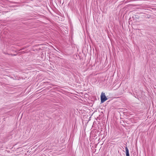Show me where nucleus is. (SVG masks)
<instances>
[{
  "label": "nucleus",
  "instance_id": "obj_3",
  "mask_svg": "<svg viewBox=\"0 0 156 156\" xmlns=\"http://www.w3.org/2000/svg\"><path fill=\"white\" fill-rule=\"evenodd\" d=\"M147 18H150V16H147Z\"/></svg>",
  "mask_w": 156,
  "mask_h": 156
},
{
  "label": "nucleus",
  "instance_id": "obj_2",
  "mask_svg": "<svg viewBox=\"0 0 156 156\" xmlns=\"http://www.w3.org/2000/svg\"><path fill=\"white\" fill-rule=\"evenodd\" d=\"M126 152V156H129V150L127 147H125Z\"/></svg>",
  "mask_w": 156,
  "mask_h": 156
},
{
  "label": "nucleus",
  "instance_id": "obj_1",
  "mask_svg": "<svg viewBox=\"0 0 156 156\" xmlns=\"http://www.w3.org/2000/svg\"><path fill=\"white\" fill-rule=\"evenodd\" d=\"M108 99L105 95V93H102L101 96V103H103Z\"/></svg>",
  "mask_w": 156,
  "mask_h": 156
}]
</instances>
